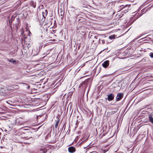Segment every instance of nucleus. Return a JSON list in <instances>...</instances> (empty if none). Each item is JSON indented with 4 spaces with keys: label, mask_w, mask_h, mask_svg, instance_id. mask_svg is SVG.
Wrapping results in <instances>:
<instances>
[{
    "label": "nucleus",
    "mask_w": 153,
    "mask_h": 153,
    "mask_svg": "<svg viewBox=\"0 0 153 153\" xmlns=\"http://www.w3.org/2000/svg\"><path fill=\"white\" fill-rule=\"evenodd\" d=\"M109 60H106L102 64L103 67L105 68L107 67L109 65Z\"/></svg>",
    "instance_id": "3"
},
{
    "label": "nucleus",
    "mask_w": 153,
    "mask_h": 153,
    "mask_svg": "<svg viewBox=\"0 0 153 153\" xmlns=\"http://www.w3.org/2000/svg\"><path fill=\"white\" fill-rule=\"evenodd\" d=\"M48 11L47 10H45L44 12H42L43 16L44 17L46 16L47 15Z\"/></svg>",
    "instance_id": "7"
},
{
    "label": "nucleus",
    "mask_w": 153,
    "mask_h": 153,
    "mask_svg": "<svg viewBox=\"0 0 153 153\" xmlns=\"http://www.w3.org/2000/svg\"><path fill=\"white\" fill-rule=\"evenodd\" d=\"M115 38L114 35H112L109 36V38L110 39H114Z\"/></svg>",
    "instance_id": "12"
},
{
    "label": "nucleus",
    "mask_w": 153,
    "mask_h": 153,
    "mask_svg": "<svg viewBox=\"0 0 153 153\" xmlns=\"http://www.w3.org/2000/svg\"><path fill=\"white\" fill-rule=\"evenodd\" d=\"M1 133L0 132V138H1Z\"/></svg>",
    "instance_id": "17"
},
{
    "label": "nucleus",
    "mask_w": 153,
    "mask_h": 153,
    "mask_svg": "<svg viewBox=\"0 0 153 153\" xmlns=\"http://www.w3.org/2000/svg\"><path fill=\"white\" fill-rule=\"evenodd\" d=\"M29 33H30V31H29Z\"/></svg>",
    "instance_id": "22"
},
{
    "label": "nucleus",
    "mask_w": 153,
    "mask_h": 153,
    "mask_svg": "<svg viewBox=\"0 0 153 153\" xmlns=\"http://www.w3.org/2000/svg\"><path fill=\"white\" fill-rule=\"evenodd\" d=\"M30 5H32L33 8H35L36 7V4L33 1H32L30 3Z\"/></svg>",
    "instance_id": "9"
},
{
    "label": "nucleus",
    "mask_w": 153,
    "mask_h": 153,
    "mask_svg": "<svg viewBox=\"0 0 153 153\" xmlns=\"http://www.w3.org/2000/svg\"><path fill=\"white\" fill-rule=\"evenodd\" d=\"M30 86H28L27 88L28 89H29L30 88Z\"/></svg>",
    "instance_id": "19"
},
{
    "label": "nucleus",
    "mask_w": 153,
    "mask_h": 153,
    "mask_svg": "<svg viewBox=\"0 0 153 153\" xmlns=\"http://www.w3.org/2000/svg\"><path fill=\"white\" fill-rule=\"evenodd\" d=\"M44 80V79H41L40 81L41 83L39 84V92H40L41 93H42L46 91V88H45V85H44L46 82L44 81L43 82Z\"/></svg>",
    "instance_id": "1"
},
{
    "label": "nucleus",
    "mask_w": 153,
    "mask_h": 153,
    "mask_svg": "<svg viewBox=\"0 0 153 153\" xmlns=\"http://www.w3.org/2000/svg\"><path fill=\"white\" fill-rule=\"evenodd\" d=\"M114 95L112 94H111L108 95V100L109 101L113 100L114 99Z\"/></svg>",
    "instance_id": "4"
},
{
    "label": "nucleus",
    "mask_w": 153,
    "mask_h": 153,
    "mask_svg": "<svg viewBox=\"0 0 153 153\" xmlns=\"http://www.w3.org/2000/svg\"><path fill=\"white\" fill-rule=\"evenodd\" d=\"M149 120L150 122L153 124V118L151 116H149Z\"/></svg>",
    "instance_id": "8"
},
{
    "label": "nucleus",
    "mask_w": 153,
    "mask_h": 153,
    "mask_svg": "<svg viewBox=\"0 0 153 153\" xmlns=\"http://www.w3.org/2000/svg\"><path fill=\"white\" fill-rule=\"evenodd\" d=\"M58 122H56V123L55 125V127L56 128H57V126H58Z\"/></svg>",
    "instance_id": "15"
},
{
    "label": "nucleus",
    "mask_w": 153,
    "mask_h": 153,
    "mask_svg": "<svg viewBox=\"0 0 153 153\" xmlns=\"http://www.w3.org/2000/svg\"><path fill=\"white\" fill-rule=\"evenodd\" d=\"M33 111H35V109H34L33 110Z\"/></svg>",
    "instance_id": "23"
},
{
    "label": "nucleus",
    "mask_w": 153,
    "mask_h": 153,
    "mask_svg": "<svg viewBox=\"0 0 153 153\" xmlns=\"http://www.w3.org/2000/svg\"><path fill=\"white\" fill-rule=\"evenodd\" d=\"M10 102H12L11 101H6L7 103L8 104H10Z\"/></svg>",
    "instance_id": "16"
},
{
    "label": "nucleus",
    "mask_w": 153,
    "mask_h": 153,
    "mask_svg": "<svg viewBox=\"0 0 153 153\" xmlns=\"http://www.w3.org/2000/svg\"><path fill=\"white\" fill-rule=\"evenodd\" d=\"M9 61L10 62H12L14 64V63H15L16 61V60H13V59H11L9 60Z\"/></svg>",
    "instance_id": "11"
},
{
    "label": "nucleus",
    "mask_w": 153,
    "mask_h": 153,
    "mask_svg": "<svg viewBox=\"0 0 153 153\" xmlns=\"http://www.w3.org/2000/svg\"><path fill=\"white\" fill-rule=\"evenodd\" d=\"M42 116V115H39V116Z\"/></svg>",
    "instance_id": "24"
},
{
    "label": "nucleus",
    "mask_w": 153,
    "mask_h": 153,
    "mask_svg": "<svg viewBox=\"0 0 153 153\" xmlns=\"http://www.w3.org/2000/svg\"><path fill=\"white\" fill-rule=\"evenodd\" d=\"M39 111L40 112H42V109H41L39 110Z\"/></svg>",
    "instance_id": "18"
},
{
    "label": "nucleus",
    "mask_w": 153,
    "mask_h": 153,
    "mask_svg": "<svg viewBox=\"0 0 153 153\" xmlns=\"http://www.w3.org/2000/svg\"><path fill=\"white\" fill-rule=\"evenodd\" d=\"M41 153H46L47 151V150L45 147H42L40 149Z\"/></svg>",
    "instance_id": "6"
},
{
    "label": "nucleus",
    "mask_w": 153,
    "mask_h": 153,
    "mask_svg": "<svg viewBox=\"0 0 153 153\" xmlns=\"http://www.w3.org/2000/svg\"><path fill=\"white\" fill-rule=\"evenodd\" d=\"M68 150L70 152L73 153L75 151L76 149L74 147L71 146L68 148Z\"/></svg>",
    "instance_id": "5"
},
{
    "label": "nucleus",
    "mask_w": 153,
    "mask_h": 153,
    "mask_svg": "<svg viewBox=\"0 0 153 153\" xmlns=\"http://www.w3.org/2000/svg\"><path fill=\"white\" fill-rule=\"evenodd\" d=\"M37 118H38V116L36 115Z\"/></svg>",
    "instance_id": "21"
},
{
    "label": "nucleus",
    "mask_w": 153,
    "mask_h": 153,
    "mask_svg": "<svg viewBox=\"0 0 153 153\" xmlns=\"http://www.w3.org/2000/svg\"><path fill=\"white\" fill-rule=\"evenodd\" d=\"M36 126H37L34 125L33 126V127L32 128V129L33 130H34L35 131H37L38 130V127H36V128L34 127H35Z\"/></svg>",
    "instance_id": "10"
},
{
    "label": "nucleus",
    "mask_w": 153,
    "mask_h": 153,
    "mask_svg": "<svg viewBox=\"0 0 153 153\" xmlns=\"http://www.w3.org/2000/svg\"><path fill=\"white\" fill-rule=\"evenodd\" d=\"M149 55L152 58H153V53H150Z\"/></svg>",
    "instance_id": "14"
},
{
    "label": "nucleus",
    "mask_w": 153,
    "mask_h": 153,
    "mask_svg": "<svg viewBox=\"0 0 153 153\" xmlns=\"http://www.w3.org/2000/svg\"><path fill=\"white\" fill-rule=\"evenodd\" d=\"M129 7V6L128 5H126L124 7V8H126V7H128V8L127 9V10H128L129 9V8H128Z\"/></svg>",
    "instance_id": "13"
},
{
    "label": "nucleus",
    "mask_w": 153,
    "mask_h": 153,
    "mask_svg": "<svg viewBox=\"0 0 153 153\" xmlns=\"http://www.w3.org/2000/svg\"><path fill=\"white\" fill-rule=\"evenodd\" d=\"M102 42L103 43H104V42H105L104 41L102 40Z\"/></svg>",
    "instance_id": "20"
},
{
    "label": "nucleus",
    "mask_w": 153,
    "mask_h": 153,
    "mask_svg": "<svg viewBox=\"0 0 153 153\" xmlns=\"http://www.w3.org/2000/svg\"><path fill=\"white\" fill-rule=\"evenodd\" d=\"M123 94L120 93H118L117 95V96L116 98V100L117 101H120L123 97Z\"/></svg>",
    "instance_id": "2"
},
{
    "label": "nucleus",
    "mask_w": 153,
    "mask_h": 153,
    "mask_svg": "<svg viewBox=\"0 0 153 153\" xmlns=\"http://www.w3.org/2000/svg\"><path fill=\"white\" fill-rule=\"evenodd\" d=\"M50 135V134L49 133V134H48V135Z\"/></svg>",
    "instance_id": "25"
}]
</instances>
